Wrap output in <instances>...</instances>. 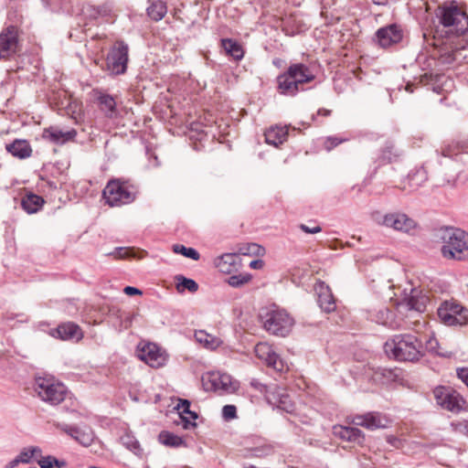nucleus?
I'll return each instance as SVG.
<instances>
[{"label":"nucleus","instance_id":"obj_43","mask_svg":"<svg viewBox=\"0 0 468 468\" xmlns=\"http://www.w3.org/2000/svg\"><path fill=\"white\" fill-rule=\"evenodd\" d=\"M40 452L41 450L38 447H28L24 448L17 456L22 463H28L35 454Z\"/></svg>","mask_w":468,"mask_h":468},{"label":"nucleus","instance_id":"obj_5","mask_svg":"<svg viewBox=\"0 0 468 468\" xmlns=\"http://www.w3.org/2000/svg\"><path fill=\"white\" fill-rule=\"evenodd\" d=\"M135 186L121 179L110 180L102 191V197L110 207H120L132 203L136 197Z\"/></svg>","mask_w":468,"mask_h":468},{"label":"nucleus","instance_id":"obj_28","mask_svg":"<svg viewBox=\"0 0 468 468\" xmlns=\"http://www.w3.org/2000/svg\"><path fill=\"white\" fill-rule=\"evenodd\" d=\"M44 203L45 201L42 197L28 193L23 197L21 206L28 214H33L39 211Z\"/></svg>","mask_w":468,"mask_h":468},{"label":"nucleus","instance_id":"obj_27","mask_svg":"<svg viewBox=\"0 0 468 468\" xmlns=\"http://www.w3.org/2000/svg\"><path fill=\"white\" fill-rule=\"evenodd\" d=\"M265 142L273 146H279L286 141L288 136L287 127L275 126L268 129L265 133Z\"/></svg>","mask_w":468,"mask_h":468},{"label":"nucleus","instance_id":"obj_56","mask_svg":"<svg viewBox=\"0 0 468 468\" xmlns=\"http://www.w3.org/2000/svg\"><path fill=\"white\" fill-rule=\"evenodd\" d=\"M123 292L127 294V295H135V294H142V292L135 288V287H132V286H126L124 289H123Z\"/></svg>","mask_w":468,"mask_h":468},{"label":"nucleus","instance_id":"obj_34","mask_svg":"<svg viewBox=\"0 0 468 468\" xmlns=\"http://www.w3.org/2000/svg\"><path fill=\"white\" fill-rule=\"evenodd\" d=\"M195 338L198 343L207 348H215L219 344V339L218 337L207 333L205 330L196 331Z\"/></svg>","mask_w":468,"mask_h":468},{"label":"nucleus","instance_id":"obj_42","mask_svg":"<svg viewBox=\"0 0 468 468\" xmlns=\"http://www.w3.org/2000/svg\"><path fill=\"white\" fill-rule=\"evenodd\" d=\"M112 7L109 4H105L91 9L90 16L93 18L108 17L112 15Z\"/></svg>","mask_w":468,"mask_h":468},{"label":"nucleus","instance_id":"obj_19","mask_svg":"<svg viewBox=\"0 0 468 468\" xmlns=\"http://www.w3.org/2000/svg\"><path fill=\"white\" fill-rule=\"evenodd\" d=\"M317 294V303L324 313H332L336 309L335 300L331 289L324 282H318L314 285Z\"/></svg>","mask_w":468,"mask_h":468},{"label":"nucleus","instance_id":"obj_9","mask_svg":"<svg viewBox=\"0 0 468 468\" xmlns=\"http://www.w3.org/2000/svg\"><path fill=\"white\" fill-rule=\"evenodd\" d=\"M207 389L213 390L218 394H231L239 388V382L227 373L220 371L207 373L202 378Z\"/></svg>","mask_w":468,"mask_h":468},{"label":"nucleus","instance_id":"obj_63","mask_svg":"<svg viewBox=\"0 0 468 468\" xmlns=\"http://www.w3.org/2000/svg\"><path fill=\"white\" fill-rule=\"evenodd\" d=\"M376 5H384L387 0H372Z\"/></svg>","mask_w":468,"mask_h":468},{"label":"nucleus","instance_id":"obj_53","mask_svg":"<svg viewBox=\"0 0 468 468\" xmlns=\"http://www.w3.org/2000/svg\"><path fill=\"white\" fill-rule=\"evenodd\" d=\"M300 229L304 231L305 233H310V234H315V233H318L322 230L321 227L319 226H314L313 228H310L304 224H301L300 225Z\"/></svg>","mask_w":468,"mask_h":468},{"label":"nucleus","instance_id":"obj_64","mask_svg":"<svg viewBox=\"0 0 468 468\" xmlns=\"http://www.w3.org/2000/svg\"><path fill=\"white\" fill-rule=\"evenodd\" d=\"M244 468H257V467L254 466V465H250V466H247V467H244Z\"/></svg>","mask_w":468,"mask_h":468},{"label":"nucleus","instance_id":"obj_11","mask_svg":"<svg viewBox=\"0 0 468 468\" xmlns=\"http://www.w3.org/2000/svg\"><path fill=\"white\" fill-rule=\"evenodd\" d=\"M128 49V46L123 41H117L110 49L106 58V65L111 74L120 75L126 71Z\"/></svg>","mask_w":468,"mask_h":468},{"label":"nucleus","instance_id":"obj_51","mask_svg":"<svg viewBox=\"0 0 468 468\" xmlns=\"http://www.w3.org/2000/svg\"><path fill=\"white\" fill-rule=\"evenodd\" d=\"M377 319L382 320L383 322L392 319V313L387 308L380 309L378 312Z\"/></svg>","mask_w":468,"mask_h":468},{"label":"nucleus","instance_id":"obj_55","mask_svg":"<svg viewBox=\"0 0 468 468\" xmlns=\"http://www.w3.org/2000/svg\"><path fill=\"white\" fill-rule=\"evenodd\" d=\"M48 456L42 457L41 460L38 461V464L40 468H55L54 464L48 460Z\"/></svg>","mask_w":468,"mask_h":468},{"label":"nucleus","instance_id":"obj_40","mask_svg":"<svg viewBox=\"0 0 468 468\" xmlns=\"http://www.w3.org/2000/svg\"><path fill=\"white\" fill-rule=\"evenodd\" d=\"M173 251L175 253H179L184 255L186 258L192 259L194 261H197L200 258L198 251L193 248H186L181 244H176L173 246Z\"/></svg>","mask_w":468,"mask_h":468},{"label":"nucleus","instance_id":"obj_38","mask_svg":"<svg viewBox=\"0 0 468 468\" xmlns=\"http://www.w3.org/2000/svg\"><path fill=\"white\" fill-rule=\"evenodd\" d=\"M99 101L101 105V109L103 111H106L107 116L112 117L115 113L116 107V102L113 97H112L111 95L104 94L99 97Z\"/></svg>","mask_w":468,"mask_h":468},{"label":"nucleus","instance_id":"obj_35","mask_svg":"<svg viewBox=\"0 0 468 468\" xmlns=\"http://www.w3.org/2000/svg\"><path fill=\"white\" fill-rule=\"evenodd\" d=\"M159 441L166 446L179 447L184 444L181 437L175 435L169 431H162L159 434Z\"/></svg>","mask_w":468,"mask_h":468},{"label":"nucleus","instance_id":"obj_59","mask_svg":"<svg viewBox=\"0 0 468 468\" xmlns=\"http://www.w3.org/2000/svg\"><path fill=\"white\" fill-rule=\"evenodd\" d=\"M249 265L251 269H261L263 266V261L261 260H254L251 261Z\"/></svg>","mask_w":468,"mask_h":468},{"label":"nucleus","instance_id":"obj_25","mask_svg":"<svg viewBox=\"0 0 468 468\" xmlns=\"http://www.w3.org/2000/svg\"><path fill=\"white\" fill-rule=\"evenodd\" d=\"M77 135V132L75 129H70L69 131H62L58 127H48L44 129L43 131V138L47 139L55 144H64L66 142L73 140Z\"/></svg>","mask_w":468,"mask_h":468},{"label":"nucleus","instance_id":"obj_62","mask_svg":"<svg viewBox=\"0 0 468 468\" xmlns=\"http://www.w3.org/2000/svg\"><path fill=\"white\" fill-rule=\"evenodd\" d=\"M452 153L449 149L442 150V155L443 156H451Z\"/></svg>","mask_w":468,"mask_h":468},{"label":"nucleus","instance_id":"obj_54","mask_svg":"<svg viewBox=\"0 0 468 468\" xmlns=\"http://www.w3.org/2000/svg\"><path fill=\"white\" fill-rule=\"evenodd\" d=\"M48 456L49 458L48 460H50L51 463L54 464V467L64 468L67 466V463L64 460H58L56 457L51 456V455H48Z\"/></svg>","mask_w":468,"mask_h":468},{"label":"nucleus","instance_id":"obj_33","mask_svg":"<svg viewBox=\"0 0 468 468\" xmlns=\"http://www.w3.org/2000/svg\"><path fill=\"white\" fill-rule=\"evenodd\" d=\"M190 402L188 400H181V403L178 404V410H181V418L183 420V427L185 429H190L196 427V423L189 420L187 418L184 417L183 414H188L190 418L195 420L197 419V414L195 411H191L189 410Z\"/></svg>","mask_w":468,"mask_h":468},{"label":"nucleus","instance_id":"obj_15","mask_svg":"<svg viewBox=\"0 0 468 468\" xmlns=\"http://www.w3.org/2000/svg\"><path fill=\"white\" fill-rule=\"evenodd\" d=\"M18 48V31L16 27H8L0 33V58H7Z\"/></svg>","mask_w":468,"mask_h":468},{"label":"nucleus","instance_id":"obj_23","mask_svg":"<svg viewBox=\"0 0 468 468\" xmlns=\"http://www.w3.org/2000/svg\"><path fill=\"white\" fill-rule=\"evenodd\" d=\"M215 265L220 272L230 274L240 268V256L236 253H226L215 261Z\"/></svg>","mask_w":468,"mask_h":468},{"label":"nucleus","instance_id":"obj_21","mask_svg":"<svg viewBox=\"0 0 468 468\" xmlns=\"http://www.w3.org/2000/svg\"><path fill=\"white\" fill-rule=\"evenodd\" d=\"M50 335L60 340L79 341L83 333L77 324H58L55 329H50Z\"/></svg>","mask_w":468,"mask_h":468},{"label":"nucleus","instance_id":"obj_48","mask_svg":"<svg viewBox=\"0 0 468 468\" xmlns=\"http://www.w3.org/2000/svg\"><path fill=\"white\" fill-rule=\"evenodd\" d=\"M426 349L430 352H435L441 356H450L451 353L439 351V343L436 338L430 337L426 341Z\"/></svg>","mask_w":468,"mask_h":468},{"label":"nucleus","instance_id":"obj_6","mask_svg":"<svg viewBox=\"0 0 468 468\" xmlns=\"http://www.w3.org/2000/svg\"><path fill=\"white\" fill-rule=\"evenodd\" d=\"M371 219L378 226L407 234L412 233L418 227L417 222L413 218L399 211L386 214L378 210L373 211L371 213Z\"/></svg>","mask_w":468,"mask_h":468},{"label":"nucleus","instance_id":"obj_61","mask_svg":"<svg viewBox=\"0 0 468 468\" xmlns=\"http://www.w3.org/2000/svg\"><path fill=\"white\" fill-rule=\"evenodd\" d=\"M250 248H252L253 250H251L253 253H259V251L261 250V248L260 246H258L257 244H251L250 246Z\"/></svg>","mask_w":468,"mask_h":468},{"label":"nucleus","instance_id":"obj_50","mask_svg":"<svg viewBox=\"0 0 468 468\" xmlns=\"http://www.w3.org/2000/svg\"><path fill=\"white\" fill-rule=\"evenodd\" d=\"M222 415L226 420L234 419L237 415V409L233 405H225L222 409Z\"/></svg>","mask_w":468,"mask_h":468},{"label":"nucleus","instance_id":"obj_44","mask_svg":"<svg viewBox=\"0 0 468 468\" xmlns=\"http://www.w3.org/2000/svg\"><path fill=\"white\" fill-rule=\"evenodd\" d=\"M453 432L468 437V420H459L451 422Z\"/></svg>","mask_w":468,"mask_h":468},{"label":"nucleus","instance_id":"obj_10","mask_svg":"<svg viewBox=\"0 0 468 468\" xmlns=\"http://www.w3.org/2000/svg\"><path fill=\"white\" fill-rule=\"evenodd\" d=\"M432 393L436 403L446 410L457 413L464 409V399L452 388L439 386Z\"/></svg>","mask_w":468,"mask_h":468},{"label":"nucleus","instance_id":"obj_32","mask_svg":"<svg viewBox=\"0 0 468 468\" xmlns=\"http://www.w3.org/2000/svg\"><path fill=\"white\" fill-rule=\"evenodd\" d=\"M292 324H263L265 330L275 336L285 337L292 331Z\"/></svg>","mask_w":468,"mask_h":468},{"label":"nucleus","instance_id":"obj_1","mask_svg":"<svg viewBox=\"0 0 468 468\" xmlns=\"http://www.w3.org/2000/svg\"><path fill=\"white\" fill-rule=\"evenodd\" d=\"M440 239L442 241L441 255L447 260H468V233L452 227H446L440 230Z\"/></svg>","mask_w":468,"mask_h":468},{"label":"nucleus","instance_id":"obj_52","mask_svg":"<svg viewBox=\"0 0 468 468\" xmlns=\"http://www.w3.org/2000/svg\"><path fill=\"white\" fill-rule=\"evenodd\" d=\"M457 376L468 387V367L458 368Z\"/></svg>","mask_w":468,"mask_h":468},{"label":"nucleus","instance_id":"obj_31","mask_svg":"<svg viewBox=\"0 0 468 468\" xmlns=\"http://www.w3.org/2000/svg\"><path fill=\"white\" fill-rule=\"evenodd\" d=\"M167 7L161 0L153 1L147 7L148 16L154 21H160L165 16Z\"/></svg>","mask_w":468,"mask_h":468},{"label":"nucleus","instance_id":"obj_45","mask_svg":"<svg viewBox=\"0 0 468 468\" xmlns=\"http://www.w3.org/2000/svg\"><path fill=\"white\" fill-rule=\"evenodd\" d=\"M251 279L250 274H238L232 275L229 278L228 283L232 287H239L247 282H249Z\"/></svg>","mask_w":468,"mask_h":468},{"label":"nucleus","instance_id":"obj_58","mask_svg":"<svg viewBox=\"0 0 468 468\" xmlns=\"http://www.w3.org/2000/svg\"><path fill=\"white\" fill-rule=\"evenodd\" d=\"M22 463L21 461L19 460L18 456H16V458H14L13 460H11L10 462H8L5 468H15L16 467L18 464Z\"/></svg>","mask_w":468,"mask_h":468},{"label":"nucleus","instance_id":"obj_24","mask_svg":"<svg viewBox=\"0 0 468 468\" xmlns=\"http://www.w3.org/2000/svg\"><path fill=\"white\" fill-rule=\"evenodd\" d=\"M5 148L13 157L21 160L30 157L33 152L29 142L24 139H15L6 144Z\"/></svg>","mask_w":468,"mask_h":468},{"label":"nucleus","instance_id":"obj_36","mask_svg":"<svg viewBox=\"0 0 468 468\" xmlns=\"http://www.w3.org/2000/svg\"><path fill=\"white\" fill-rule=\"evenodd\" d=\"M176 280L177 282L176 288L179 292H184L186 290L190 292H195L198 289V284L192 279L178 275L176 277Z\"/></svg>","mask_w":468,"mask_h":468},{"label":"nucleus","instance_id":"obj_37","mask_svg":"<svg viewBox=\"0 0 468 468\" xmlns=\"http://www.w3.org/2000/svg\"><path fill=\"white\" fill-rule=\"evenodd\" d=\"M427 178L428 176L425 169L420 168L409 176L410 186L415 190L420 186H422V184L427 180Z\"/></svg>","mask_w":468,"mask_h":468},{"label":"nucleus","instance_id":"obj_2","mask_svg":"<svg viewBox=\"0 0 468 468\" xmlns=\"http://www.w3.org/2000/svg\"><path fill=\"white\" fill-rule=\"evenodd\" d=\"M385 352L399 361H417L422 356L421 342L412 335H398L385 344Z\"/></svg>","mask_w":468,"mask_h":468},{"label":"nucleus","instance_id":"obj_41","mask_svg":"<svg viewBox=\"0 0 468 468\" xmlns=\"http://www.w3.org/2000/svg\"><path fill=\"white\" fill-rule=\"evenodd\" d=\"M250 386L255 390L259 391L261 394L264 395L265 399H267V395L271 394V389H273V388L277 385L272 384L271 386H267L261 383L260 380L253 378L250 380Z\"/></svg>","mask_w":468,"mask_h":468},{"label":"nucleus","instance_id":"obj_14","mask_svg":"<svg viewBox=\"0 0 468 468\" xmlns=\"http://www.w3.org/2000/svg\"><path fill=\"white\" fill-rule=\"evenodd\" d=\"M256 356L263 361L268 367H272L278 372L286 369V365L282 359L273 351L272 347L266 343H259L255 346Z\"/></svg>","mask_w":468,"mask_h":468},{"label":"nucleus","instance_id":"obj_7","mask_svg":"<svg viewBox=\"0 0 468 468\" xmlns=\"http://www.w3.org/2000/svg\"><path fill=\"white\" fill-rule=\"evenodd\" d=\"M428 302L429 297L421 290L410 284L402 290L396 305L401 313L409 311L421 314L425 312Z\"/></svg>","mask_w":468,"mask_h":468},{"label":"nucleus","instance_id":"obj_4","mask_svg":"<svg viewBox=\"0 0 468 468\" xmlns=\"http://www.w3.org/2000/svg\"><path fill=\"white\" fill-rule=\"evenodd\" d=\"M440 22L455 35H463L468 31V15L464 5L457 1L446 2L440 8Z\"/></svg>","mask_w":468,"mask_h":468},{"label":"nucleus","instance_id":"obj_46","mask_svg":"<svg viewBox=\"0 0 468 468\" xmlns=\"http://www.w3.org/2000/svg\"><path fill=\"white\" fill-rule=\"evenodd\" d=\"M121 441H122V445L125 446L130 451L134 452V451L139 450V448H140V445H139V442L137 441V440L130 434H124L123 436H122Z\"/></svg>","mask_w":468,"mask_h":468},{"label":"nucleus","instance_id":"obj_57","mask_svg":"<svg viewBox=\"0 0 468 468\" xmlns=\"http://www.w3.org/2000/svg\"><path fill=\"white\" fill-rule=\"evenodd\" d=\"M387 441L391 444L392 446H395L397 448H399L401 444V441L400 440H399L398 438L392 436V435H389L387 437Z\"/></svg>","mask_w":468,"mask_h":468},{"label":"nucleus","instance_id":"obj_13","mask_svg":"<svg viewBox=\"0 0 468 468\" xmlns=\"http://www.w3.org/2000/svg\"><path fill=\"white\" fill-rule=\"evenodd\" d=\"M437 314L441 322H468V309L456 300L442 302Z\"/></svg>","mask_w":468,"mask_h":468},{"label":"nucleus","instance_id":"obj_26","mask_svg":"<svg viewBox=\"0 0 468 468\" xmlns=\"http://www.w3.org/2000/svg\"><path fill=\"white\" fill-rule=\"evenodd\" d=\"M334 433L340 439L351 442L360 443L364 439L363 432L356 427L335 426Z\"/></svg>","mask_w":468,"mask_h":468},{"label":"nucleus","instance_id":"obj_20","mask_svg":"<svg viewBox=\"0 0 468 468\" xmlns=\"http://www.w3.org/2000/svg\"><path fill=\"white\" fill-rule=\"evenodd\" d=\"M61 431L73 438L76 441L80 443L81 445L88 447L90 446L94 440V433L90 428L71 426L68 424L60 425Z\"/></svg>","mask_w":468,"mask_h":468},{"label":"nucleus","instance_id":"obj_3","mask_svg":"<svg viewBox=\"0 0 468 468\" xmlns=\"http://www.w3.org/2000/svg\"><path fill=\"white\" fill-rule=\"evenodd\" d=\"M314 78V74L305 64H292L284 73L278 76V90L282 95L294 96L303 90V84L313 81Z\"/></svg>","mask_w":468,"mask_h":468},{"label":"nucleus","instance_id":"obj_18","mask_svg":"<svg viewBox=\"0 0 468 468\" xmlns=\"http://www.w3.org/2000/svg\"><path fill=\"white\" fill-rule=\"evenodd\" d=\"M269 404L277 407L286 412L292 413L294 410V404L290 395L281 387H274L271 394L267 395Z\"/></svg>","mask_w":468,"mask_h":468},{"label":"nucleus","instance_id":"obj_29","mask_svg":"<svg viewBox=\"0 0 468 468\" xmlns=\"http://www.w3.org/2000/svg\"><path fill=\"white\" fill-rule=\"evenodd\" d=\"M221 46L226 53L235 60H240L244 56V51L240 44L230 38L221 39Z\"/></svg>","mask_w":468,"mask_h":468},{"label":"nucleus","instance_id":"obj_49","mask_svg":"<svg viewBox=\"0 0 468 468\" xmlns=\"http://www.w3.org/2000/svg\"><path fill=\"white\" fill-rule=\"evenodd\" d=\"M108 255L113 256L116 259H124L131 256V250L126 248L119 247Z\"/></svg>","mask_w":468,"mask_h":468},{"label":"nucleus","instance_id":"obj_22","mask_svg":"<svg viewBox=\"0 0 468 468\" xmlns=\"http://www.w3.org/2000/svg\"><path fill=\"white\" fill-rule=\"evenodd\" d=\"M259 319L261 322H285L287 320H293L287 310L276 304L261 308Z\"/></svg>","mask_w":468,"mask_h":468},{"label":"nucleus","instance_id":"obj_16","mask_svg":"<svg viewBox=\"0 0 468 468\" xmlns=\"http://www.w3.org/2000/svg\"><path fill=\"white\" fill-rule=\"evenodd\" d=\"M352 423L373 431L387 428L389 424V420L381 413L368 412L367 414L354 416Z\"/></svg>","mask_w":468,"mask_h":468},{"label":"nucleus","instance_id":"obj_30","mask_svg":"<svg viewBox=\"0 0 468 468\" xmlns=\"http://www.w3.org/2000/svg\"><path fill=\"white\" fill-rule=\"evenodd\" d=\"M399 153L396 150L394 144L391 141L386 142L385 145L380 149L379 154L377 158V162L379 165L392 162L396 157L399 156Z\"/></svg>","mask_w":468,"mask_h":468},{"label":"nucleus","instance_id":"obj_12","mask_svg":"<svg viewBox=\"0 0 468 468\" xmlns=\"http://www.w3.org/2000/svg\"><path fill=\"white\" fill-rule=\"evenodd\" d=\"M137 356L148 366L159 368L165 365L167 354L157 345L149 342H141L136 349Z\"/></svg>","mask_w":468,"mask_h":468},{"label":"nucleus","instance_id":"obj_47","mask_svg":"<svg viewBox=\"0 0 468 468\" xmlns=\"http://www.w3.org/2000/svg\"><path fill=\"white\" fill-rule=\"evenodd\" d=\"M346 141H347L346 138H340V137H337V136H328L324 141V148L327 152H330L332 149H334L335 147H336L340 144L345 143Z\"/></svg>","mask_w":468,"mask_h":468},{"label":"nucleus","instance_id":"obj_60","mask_svg":"<svg viewBox=\"0 0 468 468\" xmlns=\"http://www.w3.org/2000/svg\"><path fill=\"white\" fill-rule=\"evenodd\" d=\"M317 113L319 115L329 116L331 114V111L326 109H319Z\"/></svg>","mask_w":468,"mask_h":468},{"label":"nucleus","instance_id":"obj_17","mask_svg":"<svg viewBox=\"0 0 468 468\" xmlns=\"http://www.w3.org/2000/svg\"><path fill=\"white\" fill-rule=\"evenodd\" d=\"M403 37V32L399 26L391 24L379 28L376 32V39L382 48H388L399 43Z\"/></svg>","mask_w":468,"mask_h":468},{"label":"nucleus","instance_id":"obj_39","mask_svg":"<svg viewBox=\"0 0 468 468\" xmlns=\"http://www.w3.org/2000/svg\"><path fill=\"white\" fill-rule=\"evenodd\" d=\"M250 457L262 458L273 453L274 450L271 444H262L248 450Z\"/></svg>","mask_w":468,"mask_h":468},{"label":"nucleus","instance_id":"obj_8","mask_svg":"<svg viewBox=\"0 0 468 468\" xmlns=\"http://www.w3.org/2000/svg\"><path fill=\"white\" fill-rule=\"evenodd\" d=\"M34 388L42 400L51 405H58L63 401L67 393V388L62 383L46 378H37Z\"/></svg>","mask_w":468,"mask_h":468}]
</instances>
